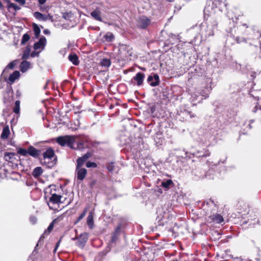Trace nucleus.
I'll return each mask as SVG.
<instances>
[{"instance_id":"nucleus-1","label":"nucleus","mask_w":261,"mask_h":261,"mask_svg":"<svg viewBox=\"0 0 261 261\" xmlns=\"http://www.w3.org/2000/svg\"><path fill=\"white\" fill-rule=\"evenodd\" d=\"M210 207V208L207 209L206 212V215L210 217H212V219L217 223H221L223 222L224 220L222 216H221L219 214H217L215 215H211L212 212H210V210H211V208H214V207H216V205H215L213 201L211 200H209L208 201L206 202V203L204 202L203 204L204 208L205 209L206 207Z\"/></svg>"},{"instance_id":"nucleus-2","label":"nucleus","mask_w":261,"mask_h":261,"mask_svg":"<svg viewBox=\"0 0 261 261\" xmlns=\"http://www.w3.org/2000/svg\"><path fill=\"white\" fill-rule=\"evenodd\" d=\"M76 137L73 136H60L56 138V142L62 146L65 145L71 148L73 147L74 143L75 142Z\"/></svg>"},{"instance_id":"nucleus-3","label":"nucleus","mask_w":261,"mask_h":261,"mask_svg":"<svg viewBox=\"0 0 261 261\" xmlns=\"http://www.w3.org/2000/svg\"><path fill=\"white\" fill-rule=\"evenodd\" d=\"M87 173V171L85 168H82V166L76 165L75 174L78 180H83L86 177Z\"/></svg>"},{"instance_id":"nucleus-4","label":"nucleus","mask_w":261,"mask_h":261,"mask_svg":"<svg viewBox=\"0 0 261 261\" xmlns=\"http://www.w3.org/2000/svg\"><path fill=\"white\" fill-rule=\"evenodd\" d=\"M78 241L76 242V245L79 247L83 248L87 242L88 239V234L87 233H83L77 238Z\"/></svg>"},{"instance_id":"nucleus-5","label":"nucleus","mask_w":261,"mask_h":261,"mask_svg":"<svg viewBox=\"0 0 261 261\" xmlns=\"http://www.w3.org/2000/svg\"><path fill=\"white\" fill-rule=\"evenodd\" d=\"M46 38L45 37L42 36L40 38L39 41L38 42H36L34 44V48L36 50L40 49V50L41 51L44 49L45 46L46 45Z\"/></svg>"},{"instance_id":"nucleus-6","label":"nucleus","mask_w":261,"mask_h":261,"mask_svg":"<svg viewBox=\"0 0 261 261\" xmlns=\"http://www.w3.org/2000/svg\"><path fill=\"white\" fill-rule=\"evenodd\" d=\"M34 16L39 20L46 21L48 19H51L52 16L50 14L44 15L39 12H36L34 13Z\"/></svg>"},{"instance_id":"nucleus-7","label":"nucleus","mask_w":261,"mask_h":261,"mask_svg":"<svg viewBox=\"0 0 261 261\" xmlns=\"http://www.w3.org/2000/svg\"><path fill=\"white\" fill-rule=\"evenodd\" d=\"M148 82L151 86H156L159 83V77L157 74H154L153 76L149 75L147 79Z\"/></svg>"},{"instance_id":"nucleus-8","label":"nucleus","mask_w":261,"mask_h":261,"mask_svg":"<svg viewBox=\"0 0 261 261\" xmlns=\"http://www.w3.org/2000/svg\"><path fill=\"white\" fill-rule=\"evenodd\" d=\"M91 156V153L90 152H87L84 155L79 158L77 160V164L79 166H83L86 161Z\"/></svg>"},{"instance_id":"nucleus-9","label":"nucleus","mask_w":261,"mask_h":261,"mask_svg":"<svg viewBox=\"0 0 261 261\" xmlns=\"http://www.w3.org/2000/svg\"><path fill=\"white\" fill-rule=\"evenodd\" d=\"M54 155L55 152L54 150L51 148H48L43 153L44 160L45 161L51 160L54 158ZM45 162L46 161H44V162Z\"/></svg>"},{"instance_id":"nucleus-10","label":"nucleus","mask_w":261,"mask_h":261,"mask_svg":"<svg viewBox=\"0 0 261 261\" xmlns=\"http://www.w3.org/2000/svg\"><path fill=\"white\" fill-rule=\"evenodd\" d=\"M150 23L149 20L146 17H141L139 20V25L140 28L145 29Z\"/></svg>"},{"instance_id":"nucleus-11","label":"nucleus","mask_w":261,"mask_h":261,"mask_svg":"<svg viewBox=\"0 0 261 261\" xmlns=\"http://www.w3.org/2000/svg\"><path fill=\"white\" fill-rule=\"evenodd\" d=\"M121 50H123V54L126 58L131 57L133 55L132 48L126 45H122Z\"/></svg>"},{"instance_id":"nucleus-12","label":"nucleus","mask_w":261,"mask_h":261,"mask_svg":"<svg viewBox=\"0 0 261 261\" xmlns=\"http://www.w3.org/2000/svg\"><path fill=\"white\" fill-rule=\"evenodd\" d=\"M144 77V73L139 72L134 77V80L137 81L138 86H140L143 84Z\"/></svg>"},{"instance_id":"nucleus-13","label":"nucleus","mask_w":261,"mask_h":261,"mask_svg":"<svg viewBox=\"0 0 261 261\" xmlns=\"http://www.w3.org/2000/svg\"><path fill=\"white\" fill-rule=\"evenodd\" d=\"M191 97L190 98L192 102H195L198 100V97L200 96V91L199 90L195 89L193 91H191Z\"/></svg>"},{"instance_id":"nucleus-14","label":"nucleus","mask_w":261,"mask_h":261,"mask_svg":"<svg viewBox=\"0 0 261 261\" xmlns=\"http://www.w3.org/2000/svg\"><path fill=\"white\" fill-rule=\"evenodd\" d=\"M31 67L30 62L27 61H22L20 65V69L22 72H25Z\"/></svg>"},{"instance_id":"nucleus-15","label":"nucleus","mask_w":261,"mask_h":261,"mask_svg":"<svg viewBox=\"0 0 261 261\" xmlns=\"http://www.w3.org/2000/svg\"><path fill=\"white\" fill-rule=\"evenodd\" d=\"M91 16L95 19L98 21H102L101 18V11L98 8H96L94 11L91 13Z\"/></svg>"},{"instance_id":"nucleus-16","label":"nucleus","mask_w":261,"mask_h":261,"mask_svg":"<svg viewBox=\"0 0 261 261\" xmlns=\"http://www.w3.org/2000/svg\"><path fill=\"white\" fill-rule=\"evenodd\" d=\"M62 196L56 194H52L51 197L49 198V201L54 204H58L60 202V199Z\"/></svg>"},{"instance_id":"nucleus-17","label":"nucleus","mask_w":261,"mask_h":261,"mask_svg":"<svg viewBox=\"0 0 261 261\" xmlns=\"http://www.w3.org/2000/svg\"><path fill=\"white\" fill-rule=\"evenodd\" d=\"M28 154L33 157L37 158L39 154V151L33 146H30L28 148Z\"/></svg>"},{"instance_id":"nucleus-18","label":"nucleus","mask_w":261,"mask_h":261,"mask_svg":"<svg viewBox=\"0 0 261 261\" xmlns=\"http://www.w3.org/2000/svg\"><path fill=\"white\" fill-rule=\"evenodd\" d=\"M20 76V73L18 71H15L12 74H10L9 77V81L11 84L14 83L15 81L19 78Z\"/></svg>"},{"instance_id":"nucleus-19","label":"nucleus","mask_w":261,"mask_h":261,"mask_svg":"<svg viewBox=\"0 0 261 261\" xmlns=\"http://www.w3.org/2000/svg\"><path fill=\"white\" fill-rule=\"evenodd\" d=\"M43 172V170L40 167H37L34 169L32 174L34 177H39Z\"/></svg>"},{"instance_id":"nucleus-20","label":"nucleus","mask_w":261,"mask_h":261,"mask_svg":"<svg viewBox=\"0 0 261 261\" xmlns=\"http://www.w3.org/2000/svg\"><path fill=\"white\" fill-rule=\"evenodd\" d=\"M68 59L74 65H77L79 64L77 56L75 54L70 55L68 56Z\"/></svg>"},{"instance_id":"nucleus-21","label":"nucleus","mask_w":261,"mask_h":261,"mask_svg":"<svg viewBox=\"0 0 261 261\" xmlns=\"http://www.w3.org/2000/svg\"><path fill=\"white\" fill-rule=\"evenodd\" d=\"M10 133V130L8 127H5L2 131L1 134V138L3 139H6L8 138Z\"/></svg>"},{"instance_id":"nucleus-22","label":"nucleus","mask_w":261,"mask_h":261,"mask_svg":"<svg viewBox=\"0 0 261 261\" xmlns=\"http://www.w3.org/2000/svg\"><path fill=\"white\" fill-rule=\"evenodd\" d=\"M93 216L92 213H90L87 217V224L90 228H92L93 225Z\"/></svg>"},{"instance_id":"nucleus-23","label":"nucleus","mask_w":261,"mask_h":261,"mask_svg":"<svg viewBox=\"0 0 261 261\" xmlns=\"http://www.w3.org/2000/svg\"><path fill=\"white\" fill-rule=\"evenodd\" d=\"M33 31L36 38H38L40 34V29L36 23L33 24Z\"/></svg>"},{"instance_id":"nucleus-24","label":"nucleus","mask_w":261,"mask_h":261,"mask_svg":"<svg viewBox=\"0 0 261 261\" xmlns=\"http://www.w3.org/2000/svg\"><path fill=\"white\" fill-rule=\"evenodd\" d=\"M85 146L83 142H77L76 143H74L73 147H71V148L81 150Z\"/></svg>"},{"instance_id":"nucleus-25","label":"nucleus","mask_w":261,"mask_h":261,"mask_svg":"<svg viewBox=\"0 0 261 261\" xmlns=\"http://www.w3.org/2000/svg\"><path fill=\"white\" fill-rule=\"evenodd\" d=\"M57 220V219H55L53 221V222L52 223H51L48 226L47 230H46L43 234V236L44 237V236L45 235H48L50 232L51 231L53 230V227H54V223L55 222H56V221Z\"/></svg>"},{"instance_id":"nucleus-26","label":"nucleus","mask_w":261,"mask_h":261,"mask_svg":"<svg viewBox=\"0 0 261 261\" xmlns=\"http://www.w3.org/2000/svg\"><path fill=\"white\" fill-rule=\"evenodd\" d=\"M20 111V101L16 100L15 102V105L13 108V112L16 114L19 113Z\"/></svg>"},{"instance_id":"nucleus-27","label":"nucleus","mask_w":261,"mask_h":261,"mask_svg":"<svg viewBox=\"0 0 261 261\" xmlns=\"http://www.w3.org/2000/svg\"><path fill=\"white\" fill-rule=\"evenodd\" d=\"M101 65L102 66L109 67L111 65V61L109 59H103L101 62Z\"/></svg>"},{"instance_id":"nucleus-28","label":"nucleus","mask_w":261,"mask_h":261,"mask_svg":"<svg viewBox=\"0 0 261 261\" xmlns=\"http://www.w3.org/2000/svg\"><path fill=\"white\" fill-rule=\"evenodd\" d=\"M30 36L28 34H25L23 35L21 43L22 44H24L30 40Z\"/></svg>"},{"instance_id":"nucleus-29","label":"nucleus","mask_w":261,"mask_h":261,"mask_svg":"<svg viewBox=\"0 0 261 261\" xmlns=\"http://www.w3.org/2000/svg\"><path fill=\"white\" fill-rule=\"evenodd\" d=\"M8 7L9 9L12 8L15 11H17L20 9V7L14 3H9L8 5Z\"/></svg>"},{"instance_id":"nucleus-30","label":"nucleus","mask_w":261,"mask_h":261,"mask_svg":"<svg viewBox=\"0 0 261 261\" xmlns=\"http://www.w3.org/2000/svg\"><path fill=\"white\" fill-rule=\"evenodd\" d=\"M30 51V48L29 47H27L23 51L22 58L27 59L29 57Z\"/></svg>"},{"instance_id":"nucleus-31","label":"nucleus","mask_w":261,"mask_h":261,"mask_svg":"<svg viewBox=\"0 0 261 261\" xmlns=\"http://www.w3.org/2000/svg\"><path fill=\"white\" fill-rule=\"evenodd\" d=\"M105 38L107 41L110 42V41H112L114 39V35L112 34V33H108L105 35Z\"/></svg>"},{"instance_id":"nucleus-32","label":"nucleus","mask_w":261,"mask_h":261,"mask_svg":"<svg viewBox=\"0 0 261 261\" xmlns=\"http://www.w3.org/2000/svg\"><path fill=\"white\" fill-rule=\"evenodd\" d=\"M18 153L23 156H27L28 154V149L26 150L25 149L20 148L18 149Z\"/></svg>"},{"instance_id":"nucleus-33","label":"nucleus","mask_w":261,"mask_h":261,"mask_svg":"<svg viewBox=\"0 0 261 261\" xmlns=\"http://www.w3.org/2000/svg\"><path fill=\"white\" fill-rule=\"evenodd\" d=\"M172 183V181L170 179H168L166 180V181H163L162 182V186L165 188H169V186L171 185Z\"/></svg>"},{"instance_id":"nucleus-34","label":"nucleus","mask_w":261,"mask_h":261,"mask_svg":"<svg viewBox=\"0 0 261 261\" xmlns=\"http://www.w3.org/2000/svg\"><path fill=\"white\" fill-rule=\"evenodd\" d=\"M114 165L113 163H109L107 166V169L109 170V172H113L114 170Z\"/></svg>"},{"instance_id":"nucleus-35","label":"nucleus","mask_w":261,"mask_h":261,"mask_svg":"<svg viewBox=\"0 0 261 261\" xmlns=\"http://www.w3.org/2000/svg\"><path fill=\"white\" fill-rule=\"evenodd\" d=\"M96 166H97V165L94 162H88L86 163V167L88 168H90V167L95 168V167H96Z\"/></svg>"},{"instance_id":"nucleus-36","label":"nucleus","mask_w":261,"mask_h":261,"mask_svg":"<svg viewBox=\"0 0 261 261\" xmlns=\"http://www.w3.org/2000/svg\"><path fill=\"white\" fill-rule=\"evenodd\" d=\"M119 229H120V227H118L117 228L114 235L113 236V237L112 238V242L115 241V240L116 239V238H117V234L118 233Z\"/></svg>"},{"instance_id":"nucleus-37","label":"nucleus","mask_w":261,"mask_h":261,"mask_svg":"<svg viewBox=\"0 0 261 261\" xmlns=\"http://www.w3.org/2000/svg\"><path fill=\"white\" fill-rule=\"evenodd\" d=\"M236 40L238 43L246 42V39L243 37H237Z\"/></svg>"},{"instance_id":"nucleus-38","label":"nucleus","mask_w":261,"mask_h":261,"mask_svg":"<svg viewBox=\"0 0 261 261\" xmlns=\"http://www.w3.org/2000/svg\"><path fill=\"white\" fill-rule=\"evenodd\" d=\"M86 210H85L83 213H82L80 216L78 217L77 221H80L86 215Z\"/></svg>"},{"instance_id":"nucleus-39","label":"nucleus","mask_w":261,"mask_h":261,"mask_svg":"<svg viewBox=\"0 0 261 261\" xmlns=\"http://www.w3.org/2000/svg\"><path fill=\"white\" fill-rule=\"evenodd\" d=\"M15 65L16 63L15 61L12 62L7 65V68L12 69L14 68Z\"/></svg>"},{"instance_id":"nucleus-40","label":"nucleus","mask_w":261,"mask_h":261,"mask_svg":"<svg viewBox=\"0 0 261 261\" xmlns=\"http://www.w3.org/2000/svg\"><path fill=\"white\" fill-rule=\"evenodd\" d=\"M40 51H41V50H39V51H33L31 54V56L32 57H38L39 56Z\"/></svg>"},{"instance_id":"nucleus-41","label":"nucleus","mask_w":261,"mask_h":261,"mask_svg":"<svg viewBox=\"0 0 261 261\" xmlns=\"http://www.w3.org/2000/svg\"><path fill=\"white\" fill-rule=\"evenodd\" d=\"M200 95L202 96L204 98H206V97H208V93H206V92H205L204 91H201V92H200Z\"/></svg>"},{"instance_id":"nucleus-42","label":"nucleus","mask_w":261,"mask_h":261,"mask_svg":"<svg viewBox=\"0 0 261 261\" xmlns=\"http://www.w3.org/2000/svg\"><path fill=\"white\" fill-rule=\"evenodd\" d=\"M30 221L33 223H35L36 222V221H37V218L35 217H31Z\"/></svg>"},{"instance_id":"nucleus-43","label":"nucleus","mask_w":261,"mask_h":261,"mask_svg":"<svg viewBox=\"0 0 261 261\" xmlns=\"http://www.w3.org/2000/svg\"><path fill=\"white\" fill-rule=\"evenodd\" d=\"M47 8H48V7H46L43 5H40V9L41 11H44L46 10Z\"/></svg>"},{"instance_id":"nucleus-44","label":"nucleus","mask_w":261,"mask_h":261,"mask_svg":"<svg viewBox=\"0 0 261 261\" xmlns=\"http://www.w3.org/2000/svg\"><path fill=\"white\" fill-rule=\"evenodd\" d=\"M187 114L188 115H189V116H190V118H194V117H195L196 116V114H192L191 112H190L189 111L187 112Z\"/></svg>"},{"instance_id":"nucleus-45","label":"nucleus","mask_w":261,"mask_h":261,"mask_svg":"<svg viewBox=\"0 0 261 261\" xmlns=\"http://www.w3.org/2000/svg\"><path fill=\"white\" fill-rule=\"evenodd\" d=\"M46 1V0H38V3L40 5H43Z\"/></svg>"},{"instance_id":"nucleus-46","label":"nucleus","mask_w":261,"mask_h":261,"mask_svg":"<svg viewBox=\"0 0 261 261\" xmlns=\"http://www.w3.org/2000/svg\"><path fill=\"white\" fill-rule=\"evenodd\" d=\"M43 33L45 35H48V34H50V31L48 29H45L44 31H43Z\"/></svg>"},{"instance_id":"nucleus-47","label":"nucleus","mask_w":261,"mask_h":261,"mask_svg":"<svg viewBox=\"0 0 261 261\" xmlns=\"http://www.w3.org/2000/svg\"><path fill=\"white\" fill-rule=\"evenodd\" d=\"M60 242V241H59L57 243V244H56V247H55V249H54V252H56V251H57V248H58V246H59V245Z\"/></svg>"},{"instance_id":"nucleus-48","label":"nucleus","mask_w":261,"mask_h":261,"mask_svg":"<svg viewBox=\"0 0 261 261\" xmlns=\"http://www.w3.org/2000/svg\"><path fill=\"white\" fill-rule=\"evenodd\" d=\"M163 217H164V216H162L161 217H160L159 216H158V218L159 221L162 220Z\"/></svg>"},{"instance_id":"nucleus-49","label":"nucleus","mask_w":261,"mask_h":261,"mask_svg":"<svg viewBox=\"0 0 261 261\" xmlns=\"http://www.w3.org/2000/svg\"><path fill=\"white\" fill-rule=\"evenodd\" d=\"M3 6V5L2 4V3L0 2V8H1Z\"/></svg>"},{"instance_id":"nucleus-50","label":"nucleus","mask_w":261,"mask_h":261,"mask_svg":"<svg viewBox=\"0 0 261 261\" xmlns=\"http://www.w3.org/2000/svg\"><path fill=\"white\" fill-rule=\"evenodd\" d=\"M169 2H172L173 0H167Z\"/></svg>"},{"instance_id":"nucleus-51","label":"nucleus","mask_w":261,"mask_h":261,"mask_svg":"<svg viewBox=\"0 0 261 261\" xmlns=\"http://www.w3.org/2000/svg\"><path fill=\"white\" fill-rule=\"evenodd\" d=\"M243 26H246V24H243Z\"/></svg>"},{"instance_id":"nucleus-52","label":"nucleus","mask_w":261,"mask_h":261,"mask_svg":"<svg viewBox=\"0 0 261 261\" xmlns=\"http://www.w3.org/2000/svg\"><path fill=\"white\" fill-rule=\"evenodd\" d=\"M249 128H251V126L250 124L249 125Z\"/></svg>"}]
</instances>
